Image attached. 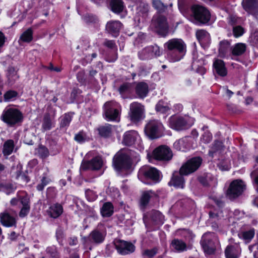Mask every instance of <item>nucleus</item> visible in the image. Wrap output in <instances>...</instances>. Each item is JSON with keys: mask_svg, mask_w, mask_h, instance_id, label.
I'll return each mask as SVG.
<instances>
[{"mask_svg": "<svg viewBox=\"0 0 258 258\" xmlns=\"http://www.w3.org/2000/svg\"><path fill=\"white\" fill-rule=\"evenodd\" d=\"M203 160L200 157H193L187 160L180 167L179 173H174L170 181L176 188H183L184 186V179L183 175H188L197 170L200 167Z\"/></svg>", "mask_w": 258, "mask_h": 258, "instance_id": "1", "label": "nucleus"}, {"mask_svg": "<svg viewBox=\"0 0 258 258\" xmlns=\"http://www.w3.org/2000/svg\"><path fill=\"white\" fill-rule=\"evenodd\" d=\"M164 48L170 51L167 56L171 62L180 60L183 58L186 52V45L181 39H170L164 44Z\"/></svg>", "mask_w": 258, "mask_h": 258, "instance_id": "2", "label": "nucleus"}, {"mask_svg": "<svg viewBox=\"0 0 258 258\" xmlns=\"http://www.w3.org/2000/svg\"><path fill=\"white\" fill-rule=\"evenodd\" d=\"M138 178L143 182L148 184V180L153 183L159 182L160 180L159 171L154 167L149 166L142 167L138 172Z\"/></svg>", "mask_w": 258, "mask_h": 258, "instance_id": "3", "label": "nucleus"}, {"mask_svg": "<svg viewBox=\"0 0 258 258\" xmlns=\"http://www.w3.org/2000/svg\"><path fill=\"white\" fill-rule=\"evenodd\" d=\"M23 116L22 112L16 108L7 107L3 112L2 120L10 126L21 122Z\"/></svg>", "mask_w": 258, "mask_h": 258, "instance_id": "4", "label": "nucleus"}, {"mask_svg": "<svg viewBox=\"0 0 258 258\" xmlns=\"http://www.w3.org/2000/svg\"><path fill=\"white\" fill-rule=\"evenodd\" d=\"M147 157L150 162L152 160L166 161L170 160L172 157V153L169 148L165 145L160 146L156 148L152 154H148Z\"/></svg>", "mask_w": 258, "mask_h": 258, "instance_id": "5", "label": "nucleus"}, {"mask_svg": "<svg viewBox=\"0 0 258 258\" xmlns=\"http://www.w3.org/2000/svg\"><path fill=\"white\" fill-rule=\"evenodd\" d=\"M163 130L162 123L156 119L150 120L145 127L146 134L151 139L159 138Z\"/></svg>", "mask_w": 258, "mask_h": 258, "instance_id": "6", "label": "nucleus"}, {"mask_svg": "<svg viewBox=\"0 0 258 258\" xmlns=\"http://www.w3.org/2000/svg\"><path fill=\"white\" fill-rule=\"evenodd\" d=\"M162 50L157 45L148 46L138 52V57L141 60H149L160 56Z\"/></svg>", "mask_w": 258, "mask_h": 258, "instance_id": "7", "label": "nucleus"}, {"mask_svg": "<svg viewBox=\"0 0 258 258\" xmlns=\"http://www.w3.org/2000/svg\"><path fill=\"white\" fill-rule=\"evenodd\" d=\"M192 15L197 23L206 24L210 19V13L205 7L194 5L191 8Z\"/></svg>", "mask_w": 258, "mask_h": 258, "instance_id": "8", "label": "nucleus"}, {"mask_svg": "<svg viewBox=\"0 0 258 258\" xmlns=\"http://www.w3.org/2000/svg\"><path fill=\"white\" fill-rule=\"evenodd\" d=\"M216 237L214 233L207 232L203 235L201 244L205 253L208 254L214 253L216 249Z\"/></svg>", "mask_w": 258, "mask_h": 258, "instance_id": "9", "label": "nucleus"}, {"mask_svg": "<svg viewBox=\"0 0 258 258\" xmlns=\"http://www.w3.org/2000/svg\"><path fill=\"white\" fill-rule=\"evenodd\" d=\"M131 120L138 122L144 118V107L141 103L134 102L130 104L128 113Z\"/></svg>", "mask_w": 258, "mask_h": 258, "instance_id": "10", "label": "nucleus"}, {"mask_svg": "<svg viewBox=\"0 0 258 258\" xmlns=\"http://www.w3.org/2000/svg\"><path fill=\"white\" fill-rule=\"evenodd\" d=\"M122 143L126 146H132L137 143L138 148L141 151L144 149L138 132L134 130L129 131L124 133Z\"/></svg>", "mask_w": 258, "mask_h": 258, "instance_id": "11", "label": "nucleus"}, {"mask_svg": "<svg viewBox=\"0 0 258 258\" xmlns=\"http://www.w3.org/2000/svg\"><path fill=\"white\" fill-rule=\"evenodd\" d=\"M245 189V184L242 180H235L230 183L227 194L230 199H234L241 195Z\"/></svg>", "mask_w": 258, "mask_h": 258, "instance_id": "12", "label": "nucleus"}, {"mask_svg": "<svg viewBox=\"0 0 258 258\" xmlns=\"http://www.w3.org/2000/svg\"><path fill=\"white\" fill-rule=\"evenodd\" d=\"M116 107V103L112 101L107 102L104 104V115L107 120H118L119 113Z\"/></svg>", "mask_w": 258, "mask_h": 258, "instance_id": "13", "label": "nucleus"}, {"mask_svg": "<svg viewBox=\"0 0 258 258\" xmlns=\"http://www.w3.org/2000/svg\"><path fill=\"white\" fill-rule=\"evenodd\" d=\"M105 236V231L95 229L89 234L88 237L83 238V242L86 244L89 242L95 244H99L104 241Z\"/></svg>", "mask_w": 258, "mask_h": 258, "instance_id": "14", "label": "nucleus"}, {"mask_svg": "<svg viewBox=\"0 0 258 258\" xmlns=\"http://www.w3.org/2000/svg\"><path fill=\"white\" fill-rule=\"evenodd\" d=\"M168 123L170 127L176 131L185 130L190 127L183 117L175 115L169 118Z\"/></svg>", "mask_w": 258, "mask_h": 258, "instance_id": "15", "label": "nucleus"}, {"mask_svg": "<svg viewBox=\"0 0 258 258\" xmlns=\"http://www.w3.org/2000/svg\"><path fill=\"white\" fill-rule=\"evenodd\" d=\"M102 165L103 161L102 158L99 156H97L90 160H83L81 165V169L83 170H98L101 168Z\"/></svg>", "mask_w": 258, "mask_h": 258, "instance_id": "16", "label": "nucleus"}, {"mask_svg": "<svg viewBox=\"0 0 258 258\" xmlns=\"http://www.w3.org/2000/svg\"><path fill=\"white\" fill-rule=\"evenodd\" d=\"M114 244L118 252L122 255L132 253L135 249V246L133 244L122 240L116 241Z\"/></svg>", "mask_w": 258, "mask_h": 258, "instance_id": "17", "label": "nucleus"}, {"mask_svg": "<svg viewBox=\"0 0 258 258\" xmlns=\"http://www.w3.org/2000/svg\"><path fill=\"white\" fill-rule=\"evenodd\" d=\"M113 165L118 171L128 168L130 161L127 156L123 154H117L113 158Z\"/></svg>", "mask_w": 258, "mask_h": 258, "instance_id": "18", "label": "nucleus"}, {"mask_svg": "<svg viewBox=\"0 0 258 258\" xmlns=\"http://www.w3.org/2000/svg\"><path fill=\"white\" fill-rule=\"evenodd\" d=\"M152 24L159 34H163L168 31V26L167 20L163 16H159L156 18H154L152 20Z\"/></svg>", "mask_w": 258, "mask_h": 258, "instance_id": "19", "label": "nucleus"}, {"mask_svg": "<svg viewBox=\"0 0 258 258\" xmlns=\"http://www.w3.org/2000/svg\"><path fill=\"white\" fill-rule=\"evenodd\" d=\"M122 27V24L119 21L111 20L107 23L106 30L113 37H117Z\"/></svg>", "mask_w": 258, "mask_h": 258, "instance_id": "20", "label": "nucleus"}, {"mask_svg": "<svg viewBox=\"0 0 258 258\" xmlns=\"http://www.w3.org/2000/svg\"><path fill=\"white\" fill-rule=\"evenodd\" d=\"M213 67L216 73L221 77H225L227 75V70L223 60L216 59L213 62Z\"/></svg>", "mask_w": 258, "mask_h": 258, "instance_id": "21", "label": "nucleus"}, {"mask_svg": "<svg viewBox=\"0 0 258 258\" xmlns=\"http://www.w3.org/2000/svg\"><path fill=\"white\" fill-rule=\"evenodd\" d=\"M225 254L226 258H238L241 254V248L238 245L228 246Z\"/></svg>", "mask_w": 258, "mask_h": 258, "instance_id": "22", "label": "nucleus"}, {"mask_svg": "<svg viewBox=\"0 0 258 258\" xmlns=\"http://www.w3.org/2000/svg\"><path fill=\"white\" fill-rule=\"evenodd\" d=\"M47 212L50 217L56 218L62 213L63 208L59 204H54L49 207Z\"/></svg>", "mask_w": 258, "mask_h": 258, "instance_id": "23", "label": "nucleus"}, {"mask_svg": "<svg viewBox=\"0 0 258 258\" xmlns=\"http://www.w3.org/2000/svg\"><path fill=\"white\" fill-rule=\"evenodd\" d=\"M223 146L221 142L215 141L209 151V156L213 158L214 156L220 154L223 150Z\"/></svg>", "mask_w": 258, "mask_h": 258, "instance_id": "24", "label": "nucleus"}, {"mask_svg": "<svg viewBox=\"0 0 258 258\" xmlns=\"http://www.w3.org/2000/svg\"><path fill=\"white\" fill-rule=\"evenodd\" d=\"M1 222L3 225L6 227H12L15 225V219L7 213L0 214Z\"/></svg>", "mask_w": 258, "mask_h": 258, "instance_id": "25", "label": "nucleus"}, {"mask_svg": "<svg viewBox=\"0 0 258 258\" xmlns=\"http://www.w3.org/2000/svg\"><path fill=\"white\" fill-rule=\"evenodd\" d=\"M171 247L175 251L181 252L186 250L187 245L182 240L178 239H174L172 240Z\"/></svg>", "mask_w": 258, "mask_h": 258, "instance_id": "26", "label": "nucleus"}, {"mask_svg": "<svg viewBox=\"0 0 258 258\" xmlns=\"http://www.w3.org/2000/svg\"><path fill=\"white\" fill-rule=\"evenodd\" d=\"M54 122L51 118L50 115L45 114L43 118L41 128L43 132L49 131L54 127Z\"/></svg>", "mask_w": 258, "mask_h": 258, "instance_id": "27", "label": "nucleus"}, {"mask_svg": "<svg viewBox=\"0 0 258 258\" xmlns=\"http://www.w3.org/2000/svg\"><path fill=\"white\" fill-rule=\"evenodd\" d=\"M196 37L201 44H208L210 42V34L205 30H198L196 32Z\"/></svg>", "mask_w": 258, "mask_h": 258, "instance_id": "28", "label": "nucleus"}, {"mask_svg": "<svg viewBox=\"0 0 258 258\" xmlns=\"http://www.w3.org/2000/svg\"><path fill=\"white\" fill-rule=\"evenodd\" d=\"M243 8L249 13H252L258 8V0H243Z\"/></svg>", "mask_w": 258, "mask_h": 258, "instance_id": "29", "label": "nucleus"}, {"mask_svg": "<svg viewBox=\"0 0 258 258\" xmlns=\"http://www.w3.org/2000/svg\"><path fill=\"white\" fill-rule=\"evenodd\" d=\"M149 91L148 85L144 82L138 83L136 87V92L140 98L145 97Z\"/></svg>", "mask_w": 258, "mask_h": 258, "instance_id": "30", "label": "nucleus"}, {"mask_svg": "<svg viewBox=\"0 0 258 258\" xmlns=\"http://www.w3.org/2000/svg\"><path fill=\"white\" fill-rule=\"evenodd\" d=\"M113 206L110 202H106L101 208L100 212L104 217H110L113 213Z\"/></svg>", "mask_w": 258, "mask_h": 258, "instance_id": "31", "label": "nucleus"}, {"mask_svg": "<svg viewBox=\"0 0 258 258\" xmlns=\"http://www.w3.org/2000/svg\"><path fill=\"white\" fill-rule=\"evenodd\" d=\"M156 196V194L152 191V190H149L144 192L140 200V204L141 206L144 208L146 207L149 203V202L151 198H153L154 197H155Z\"/></svg>", "mask_w": 258, "mask_h": 258, "instance_id": "32", "label": "nucleus"}, {"mask_svg": "<svg viewBox=\"0 0 258 258\" xmlns=\"http://www.w3.org/2000/svg\"><path fill=\"white\" fill-rule=\"evenodd\" d=\"M174 148L178 151H185L188 148V139L183 138L176 141L173 144Z\"/></svg>", "mask_w": 258, "mask_h": 258, "instance_id": "33", "label": "nucleus"}, {"mask_svg": "<svg viewBox=\"0 0 258 258\" xmlns=\"http://www.w3.org/2000/svg\"><path fill=\"white\" fill-rule=\"evenodd\" d=\"M246 45L243 43L235 44L232 48V54L233 55L239 56L243 54L246 51Z\"/></svg>", "mask_w": 258, "mask_h": 258, "instance_id": "34", "label": "nucleus"}, {"mask_svg": "<svg viewBox=\"0 0 258 258\" xmlns=\"http://www.w3.org/2000/svg\"><path fill=\"white\" fill-rule=\"evenodd\" d=\"M230 49V43L227 40H222L219 43V54L221 57H224Z\"/></svg>", "mask_w": 258, "mask_h": 258, "instance_id": "35", "label": "nucleus"}, {"mask_svg": "<svg viewBox=\"0 0 258 258\" xmlns=\"http://www.w3.org/2000/svg\"><path fill=\"white\" fill-rule=\"evenodd\" d=\"M33 31L31 28H28L24 31L21 35L19 39V42H20L30 43L33 40Z\"/></svg>", "mask_w": 258, "mask_h": 258, "instance_id": "36", "label": "nucleus"}, {"mask_svg": "<svg viewBox=\"0 0 258 258\" xmlns=\"http://www.w3.org/2000/svg\"><path fill=\"white\" fill-rule=\"evenodd\" d=\"M112 126L109 124L101 125L97 128L99 135L103 138L109 137L112 133Z\"/></svg>", "mask_w": 258, "mask_h": 258, "instance_id": "37", "label": "nucleus"}, {"mask_svg": "<svg viewBox=\"0 0 258 258\" xmlns=\"http://www.w3.org/2000/svg\"><path fill=\"white\" fill-rule=\"evenodd\" d=\"M7 77L9 83L13 84L19 78L17 71L13 67H9L7 69Z\"/></svg>", "mask_w": 258, "mask_h": 258, "instance_id": "38", "label": "nucleus"}, {"mask_svg": "<svg viewBox=\"0 0 258 258\" xmlns=\"http://www.w3.org/2000/svg\"><path fill=\"white\" fill-rule=\"evenodd\" d=\"M110 5L111 10L115 13H119L123 11L124 6L122 0H111Z\"/></svg>", "mask_w": 258, "mask_h": 258, "instance_id": "39", "label": "nucleus"}, {"mask_svg": "<svg viewBox=\"0 0 258 258\" xmlns=\"http://www.w3.org/2000/svg\"><path fill=\"white\" fill-rule=\"evenodd\" d=\"M14 143L12 140L7 141L4 144L3 153L5 156L10 155L14 150Z\"/></svg>", "mask_w": 258, "mask_h": 258, "instance_id": "40", "label": "nucleus"}, {"mask_svg": "<svg viewBox=\"0 0 258 258\" xmlns=\"http://www.w3.org/2000/svg\"><path fill=\"white\" fill-rule=\"evenodd\" d=\"M153 8L159 13H163L167 8V6L162 3L161 0H152Z\"/></svg>", "mask_w": 258, "mask_h": 258, "instance_id": "41", "label": "nucleus"}, {"mask_svg": "<svg viewBox=\"0 0 258 258\" xmlns=\"http://www.w3.org/2000/svg\"><path fill=\"white\" fill-rule=\"evenodd\" d=\"M152 220L157 224H162L164 221V216L158 211H153L151 213Z\"/></svg>", "mask_w": 258, "mask_h": 258, "instance_id": "42", "label": "nucleus"}, {"mask_svg": "<svg viewBox=\"0 0 258 258\" xmlns=\"http://www.w3.org/2000/svg\"><path fill=\"white\" fill-rule=\"evenodd\" d=\"M134 86L130 83H124L122 84L118 89V91L121 95L130 93L133 90Z\"/></svg>", "mask_w": 258, "mask_h": 258, "instance_id": "43", "label": "nucleus"}, {"mask_svg": "<svg viewBox=\"0 0 258 258\" xmlns=\"http://www.w3.org/2000/svg\"><path fill=\"white\" fill-rule=\"evenodd\" d=\"M254 235V232L253 230H250L244 232H240L238 234V236L240 238H242L248 242L251 240Z\"/></svg>", "mask_w": 258, "mask_h": 258, "instance_id": "44", "label": "nucleus"}, {"mask_svg": "<svg viewBox=\"0 0 258 258\" xmlns=\"http://www.w3.org/2000/svg\"><path fill=\"white\" fill-rule=\"evenodd\" d=\"M72 119V116L69 114L66 113L63 116H61L60 126V127H68L70 122H71Z\"/></svg>", "mask_w": 258, "mask_h": 258, "instance_id": "45", "label": "nucleus"}, {"mask_svg": "<svg viewBox=\"0 0 258 258\" xmlns=\"http://www.w3.org/2000/svg\"><path fill=\"white\" fill-rule=\"evenodd\" d=\"M156 110L161 113H166L170 110L169 107L163 101H160L156 105Z\"/></svg>", "mask_w": 258, "mask_h": 258, "instance_id": "46", "label": "nucleus"}, {"mask_svg": "<svg viewBox=\"0 0 258 258\" xmlns=\"http://www.w3.org/2000/svg\"><path fill=\"white\" fill-rule=\"evenodd\" d=\"M15 189V188L11 183L1 184L0 185V190L5 192L7 195L13 192Z\"/></svg>", "mask_w": 258, "mask_h": 258, "instance_id": "47", "label": "nucleus"}, {"mask_svg": "<svg viewBox=\"0 0 258 258\" xmlns=\"http://www.w3.org/2000/svg\"><path fill=\"white\" fill-rule=\"evenodd\" d=\"M18 96V93L13 90H9L7 91L4 95V100L5 101L8 102L12 101L16 98Z\"/></svg>", "mask_w": 258, "mask_h": 258, "instance_id": "48", "label": "nucleus"}, {"mask_svg": "<svg viewBox=\"0 0 258 258\" xmlns=\"http://www.w3.org/2000/svg\"><path fill=\"white\" fill-rule=\"evenodd\" d=\"M74 139L79 143H83L88 140V137L84 132L81 131L75 135Z\"/></svg>", "mask_w": 258, "mask_h": 258, "instance_id": "49", "label": "nucleus"}, {"mask_svg": "<svg viewBox=\"0 0 258 258\" xmlns=\"http://www.w3.org/2000/svg\"><path fill=\"white\" fill-rule=\"evenodd\" d=\"M178 232L181 236L188 239H192L194 237L192 232L188 229L179 230Z\"/></svg>", "mask_w": 258, "mask_h": 258, "instance_id": "50", "label": "nucleus"}, {"mask_svg": "<svg viewBox=\"0 0 258 258\" xmlns=\"http://www.w3.org/2000/svg\"><path fill=\"white\" fill-rule=\"evenodd\" d=\"M50 181V180L48 178L45 176L43 177L41 180V183L36 186L37 189L39 191L43 190L44 187L49 183Z\"/></svg>", "mask_w": 258, "mask_h": 258, "instance_id": "51", "label": "nucleus"}, {"mask_svg": "<svg viewBox=\"0 0 258 258\" xmlns=\"http://www.w3.org/2000/svg\"><path fill=\"white\" fill-rule=\"evenodd\" d=\"M38 153L42 158H45L49 155V151L47 148L42 145L39 147Z\"/></svg>", "mask_w": 258, "mask_h": 258, "instance_id": "52", "label": "nucleus"}, {"mask_svg": "<svg viewBox=\"0 0 258 258\" xmlns=\"http://www.w3.org/2000/svg\"><path fill=\"white\" fill-rule=\"evenodd\" d=\"M46 251L49 254L50 258H59V255L55 247H48L46 248Z\"/></svg>", "mask_w": 258, "mask_h": 258, "instance_id": "53", "label": "nucleus"}, {"mask_svg": "<svg viewBox=\"0 0 258 258\" xmlns=\"http://www.w3.org/2000/svg\"><path fill=\"white\" fill-rule=\"evenodd\" d=\"M233 33L234 37H239L244 33V29L240 26L233 27Z\"/></svg>", "mask_w": 258, "mask_h": 258, "instance_id": "54", "label": "nucleus"}, {"mask_svg": "<svg viewBox=\"0 0 258 258\" xmlns=\"http://www.w3.org/2000/svg\"><path fill=\"white\" fill-rule=\"evenodd\" d=\"M212 134L210 132L207 131V132H205L204 133V134L202 135V136L201 138V142H202L203 143H204L205 144H208L211 142V141L212 140Z\"/></svg>", "mask_w": 258, "mask_h": 258, "instance_id": "55", "label": "nucleus"}, {"mask_svg": "<svg viewBox=\"0 0 258 258\" xmlns=\"http://www.w3.org/2000/svg\"><path fill=\"white\" fill-rule=\"evenodd\" d=\"M20 201L23 207H30V199L27 195L20 196Z\"/></svg>", "mask_w": 258, "mask_h": 258, "instance_id": "56", "label": "nucleus"}, {"mask_svg": "<svg viewBox=\"0 0 258 258\" xmlns=\"http://www.w3.org/2000/svg\"><path fill=\"white\" fill-rule=\"evenodd\" d=\"M249 250L253 252L254 258H258V242L253 245H249Z\"/></svg>", "mask_w": 258, "mask_h": 258, "instance_id": "57", "label": "nucleus"}, {"mask_svg": "<svg viewBox=\"0 0 258 258\" xmlns=\"http://www.w3.org/2000/svg\"><path fill=\"white\" fill-rule=\"evenodd\" d=\"M157 253V249L156 248H153L151 249H146L143 252V254L145 256H147L149 257H152L154 256Z\"/></svg>", "mask_w": 258, "mask_h": 258, "instance_id": "58", "label": "nucleus"}, {"mask_svg": "<svg viewBox=\"0 0 258 258\" xmlns=\"http://www.w3.org/2000/svg\"><path fill=\"white\" fill-rule=\"evenodd\" d=\"M30 210V207H22L21 208L19 216L21 218L26 217L29 213Z\"/></svg>", "mask_w": 258, "mask_h": 258, "instance_id": "59", "label": "nucleus"}, {"mask_svg": "<svg viewBox=\"0 0 258 258\" xmlns=\"http://www.w3.org/2000/svg\"><path fill=\"white\" fill-rule=\"evenodd\" d=\"M250 41L254 45L258 44V32H255L251 35Z\"/></svg>", "mask_w": 258, "mask_h": 258, "instance_id": "60", "label": "nucleus"}, {"mask_svg": "<svg viewBox=\"0 0 258 258\" xmlns=\"http://www.w3.org/2000/svg\"><path fill=\"white\" fill-rule=\"evenodd\" d=\"M85 195L90 201L93 200L95 198L94 192L89 189L85 190Z\"/></svg>", "mask_w": 258, "mask_h": 258, "instance_id": "61", "label": "nucleus"}, {"mask_svg": "<svg viewBox=\"0 0 258 258\" xmlns=\"http://www.w3.org/2000/svg\"><path fill=\"white\" fill-rule=\"evenodd\" d=\"M104 45L108 48H114L115 47V44L113 40H106L104 42Z\"/></svg>", "mask_w": 258, "mask_h": 258, "instance_id": "62", "label": "nucleus"}, {"mask_svg": "<svg viewBox=\"0 0 258 258\" xmlns=\"http://www.w3.org/2000/svg\"><path fill=\"white\" fill-rule=\"evenodd\" d=\"M143 9V11L142 12V13L145 14L147 13L148 12L149 10V6L147 4H143L140 6L139 8V11L140 12H141V8Z\"/></svg>", "mask_w": 258, "mask_h": 258, "instance_id": "63", "label": "nucleus"}, {"mask_svg": "<svg viewBox=\"0 0 258 258\" xmlns=\"http://www.w3.org/2000/svg\"><path fill=\"white\" fill-rule=\"evenodd\" d=\"M250 176L251 178H253V181L256 184L258 185V175H256V171H253L250 173Z\"/></svg>", "mask_w": 258, "mask_h": 258, "instance_id": "64", "label": "nucleus"}]
</instances>
